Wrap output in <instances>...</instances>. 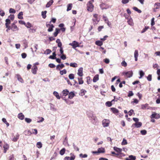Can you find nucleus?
Segmentation results:
<instances>
[{
  "mask_svg": "<svg viewBox=\"0 0 160 160\" xmlns=\"http://www.w3.org/2000/svg\"><path fill=\"white\" fill-rule=\"evenodd\" d=\"M69 78L70 79H73L74 78V75L73 74H70L68 76Z\"/></svg>",
  "mask_w": 160,
  "mask_h": 160,
  "instance_id": "obj_54",
  "label": "nucleus"
},
{
  "mask_svg": "<svg viewBox=\"0 0 160 160\" xmlns=\"http://www.w3.org/2000/svg\"><path fill=\"white\" fill-rule=\"evenodd\" d=\"M52 52V51L51 50L49 49H47L45 51V52L44 53V54H50L51 52Z\"/></svg>",
  "mask_w": 160,
  "mask_h": 160,
  "instance_id": "obj_49",
  "label": "nucleus"
},
{
  "mask_svg": "<svg viewBox=\"0 0 160 160\" xmlns=\"http://www.w3.org/2000/svg\"><path fill=\"white\" fill-rule=\"evenodd\" d=\"M87 9L88 11L92 12L94 9V6L91 1H89L87 4Z\"/></svg>",
  "mask_w": 160,
  "mask_h": 160,
  "instance_id": "obj_1",
  "label": "nucleus"
},
{
  "mask_svg": "<svg viewBox=\"0 0 160 160\" xmlns=\"http://www.w3.org/2000/svg\"><path fill=\"white\" fill-rule=\"evenodd\" d=\"M99 18H93L92 21L93 24L94 25H96L98 23V22L99 21Z\"/></svg>",
  "mask_w": 160,
  "mask_h": 160,
  "instance_id": "obj_20",
  "label": "nucleus"
},
{
  "mask_svg": "<svg viewBox=\"0 0 160 160\" xmlns=\"http://www.w3.org/2000/svg\"><path fill=\"white\" fill-rule=\"evenodd\" d=\"M90 119L91 120L92 123L94 124H96L98 122V118L95 115L91 118Z\"/></svg>",
  "mask_w": 160,
  "mask_h": 160,
  "instance_id": "obj_5",
  "label": "nucleus"
},
{
  "mask_svg": "<svg viewBox=\"0 0 160 160\" xmlns=\"http://www.w3.org/2000/svg\"><path fill=\"white\" fill-rule=\"evenodd\" d=\"M8 18H9L11 20H13L14 19V16L13 14H11L9 16H8Z\"/></svg>",
  "mask_w": 160,
  "mask_h": 160,
  "instance_id": "obj_60",
  "label": "nucleus"
},
{
  "mask_svg": "<svg viewBox=\"0 0 160 160\" xmlns=\"http://www.w3.org/2000/svg\"><path fill=\"white\" fill-rule=\"evenodd\" d=\"M136 159V158L135 156L131 155L129 156L128 158H126V160H135Z\"/></svg>",
  "mask_w": 160,
  "mask_h": 160,
  "instance_id": "obj_18",
  "label": "nucleus"
},
{
  "mask_svg": "<svg viewBox=\"0 0 160 160\" xmlns=\"http://www.w3.org/2000/svg\"><path fill=\"white\" fill-rule=\"evenodd\" d=\"M72 3H69L68 5L67 8V11H70L71 9L72 8Z\"/></svg>",
  "mask_w": 160,
  "mask_h": 160,
  "instance_id": "obj_33",
  "label": "nucleus"
},
{
  "mask_svg": "<svg viewBox=\"0 0 160 160\" xmlns=\"http://www.w3.org/2000/svg\"><path fill=\"white\" fill-rule=\"evenodd\" d=\"M53 1L52 0H50V1L47 3L46 5V8L49 7L53 3Z\"/></svg>",
  "mask_w": 160,
  "mask_h": 160,
  "instance_id": "obj_21",
  "label": "nucleus"
},
{
  "mask_svg": "<svg viewBox=\"0 0 160 160\" xmlns=\"http://www.w3.org/2000/svg\"><path fill=\"white\" fill-rule=\"evenodd\" d=\"M51 27L48 28V32H51L53 30V28L54 27V26L53 24H52V25H51Z\"/></svg>",
  "mask_w": 160,
  "mask_h": 160,
  "instance_id": "obj_42",
  "label": "nucleus"
},
{
  "mask_svg": "<svg viewBox=\"0 0 160 160\" xmlns=\"http://www.w3.org/2000/svg\"><path fill=\"white\" fill-rule=\"evenodd\" d=\"M50 104V109L54 111H55L56 110V108H54V106L53 104H52L51 103H50L49 104Z\"/></svg>",
  "mask_w": 160,
  "mask_h": 160,
  "instance_id": "obj_34",
  "label": "nucleus"
},
{
  "mask_svg": "<svg viewBox=\"0 0 160 160\" xmlns=\"http://www.w3.org/2000/svg\"><path fill=\"white\" fill-rule=\"evenodd\" d=\"M114 97V99L112 100L111 102L108 101L106 102L105 104L108 107H110L112 105V103L115 101V99H116L115 96Z\"/></svg>",
  "mask_w": 160,
  "mask_h": 160,
  "instance_id": "obj_12",
  "label": "nucleus"
},
{
  "mask_svg": "<svg viewBox=\"0 0 160 160\" xmlns=\"http://www.w3.org/2000/svg\"><path fill=\"white\" fill-rule=\"evenodd\" d=\"M114 150L118 152V154H119L122 151V149L121 148H118L116 147H114L113 148Z\"/></svg>",
  "mask_w": 160,
  "mask_h": 160,
  "instance_id": "obj_17",
  "label": "nucleus"
},
{
  "mask_svg": "<svg viewBox=\"0 0 160 160\" xmlns=\"http://www.w3.org/2000/svg\"><path fill=\"white\" fill-rule=\"evenodd\" d=\"M36 146L38 148H40L42 147V144L40 142H38L37 143Z\"/></svg>",
  "mask_w": 160,
  "mask_h": 160,
  "instance_id": "obj_43",
  "label": "nucleus"
},
{
  "mask_svg": "<svg viewBox=\"0 0 160 160\" xmlns=\"http://www.w3.org/2000/svg\"><path fill=\"white\" fill-rule=\"evenodd\" d=\"M70 66L72 67L76 68L78 67V64L75 62L71 63Z\"/></svg>",
  "mask_w": 160,
  "mask_h": 160,
  "instance_id": "obj_38",
  "label": "nucleus"
},
{
  "mask_svg": "<svg viewBox=\"0 0 160 160\" xmlns=\"http://www.w3.org/2000/svg\"><path fill=\"white\" fill-rule=\"evenodd\" d=\"M66 73L67 71L65 69L60 71V73L61 75H63V74H66Z\"/></svg>",
  "mask_w": 160,
  "mask_h": 160,
  "instance_id": "obj_45",
  "label": "nucleus"
},
{
  "mask_svg": "<svg viewBox=\"0 0 160 160\" xmlns=\"http://www.w3.org/2000/svg\"><path fill=\"white\" fill-rule=\"evenodd\" d=\"M78 83L79 84H82L83 83V81L82 79V78H78Z\"/></svg>",
  "mask_w": 160,
  "mask_h": 160,
  "instance_id": "obj_46",
  "label": "nucleus"
},
{
  "mask_svg": "<svg viewBox=\"0 0 160 160\" xmlns=\"http://www.w3.org/2000/svg\"><path fill=\"white\" fill-rule=\"evenodd\" d=\"M25 122H26L28 123H30L32 121L31 119L29 118H25Z\"/></svg>",
  "mask_w": 160,
  "mask_h": 160,
  "instance_id": "obj_51",
  "label": "nucleus"
},
{
  "mask_svg": "<svg viewBox=\"0 0 160 160\" xmlns=\"http://www.w3.org/2000/svg\"><path fill=\"white\" fill-rule=\"evenodd\" d=\"M95 43L96 45L100 46L103 44V42L102 41L100 40H98L96 41L95 42Z\"/></svg>",
  "mask_w": 160,
  "mask_h": 160,
  "instance_id": "obj_22",
  "label": "nucleus"
},
{
  "mask_svg": "<svg viewBox=\"0 0 160 160\" xmlns=\"http://www.w3.org/2000/svg\"><path fill=\"white\" fill-rule=\"evenodd\" d=\"M159 67V66L157 64H153V68H156L157 69H158V68Z\"/></svg>",
  "mask_w": 160,
  "mask_h": 160,
  "instance_id": "obj_56",
  "label": "nucleus"
},
{
  "mask_svg": "<svg viewBox=\"0 0 160 160\" xmlns=\"http://www.w3.org/2000/svg\"><path fill=\"white\" fill-rule=\"evenodd\" d=\"M71 155H72V156L70 157H66L64 159V160H74L75 158V156L73 154H72V153H71Z\"/></svg>",
  "mask_w": 160,
  "mask_h": 160,
  "instance_id": "obj_7",
  "label": "nucleus"
},
{
  "mask_svg": "<svg viewBox=\"0 0 160 160\" xmlns=\"http://www.w3.org/2000/svg\"><path fill=\"white\" fill-rule=\"evenodd\" d=\"M133 9L134 10L137 12L139 13H141L142 12V11L136 7H133Z\"/></svg>",
  "mask_w": 160,
  "mask_h": 160,
  "instance_id": "obj_41",
  "label": "nucleus"
},
{
  "mask_svg": "<svg viewBox=\"0 0 160 160\" xmlns=\"http://www.w3.org/2000/svg\"><path fill=\"white\" fill-rule=\"evenodd\" d=\"M139 74L140 77H139V78H141L144 75V73L142 70H140L139 71Z\"/></svg>",
  "mask_w": 160,
  "mask_h": 160,
  "instance_id": "obj_39",
  "label": "nucleus"
},
{
  "mask_svg": "<svg viewBox=\"0 0 160 160\" xmlns=\"http://www.w3.org/2000/svg\"><path fill=\"white\" fill-rule=\"evenodd\" d=\"M60 29L58 28H56L55 29V32L53 33V35L54 37L57 36L58 33L59 32Z\"/></svg>",
  "mask_w": 160,
  "mask_h": 160,
  "instance_id": "obj_28",
  "label": "nucleus"
},
{
  "mask_svg": "<svg viewBox=\"0 0 160 160\" xmlns=\"http://www.w3.org/2000/svg\"><path fill=\"white\" fill-rule=\"evenodd\" d=\"M87 156H88V155L86 154H84L83 155L81 153L79 154V157L80 158H87Z\"/></svg>",
  "mask_w": 160,
  "mask_h": 160,
  "instance_id": "obj_53",
  "label": "nucleus"
},
{
  "mask_svg": "<svg viewBox=\"0 0 160 160\" xmlns=\"http://www.w3.org/2000/svg\"><path fill=\"white\" fill-rule=\"evenodd\" d=\"M127 144V140L125 139V138H123L122 142V145H125Z\"/></svg>",
  "mask_w": 160,
  "mask_h": 160,
  "instance_id": "obj_48",
  "label": "nucleus"
},
{
  "mask_svg": "<svg viewBox=\"0 0 160 160\" xmlns=\"http://www.w3.org/2000/svg\"><path fill=\"white\" fill-rule=\"evenodd\" d=\"M24 133L25 135L28 136L32 134V133L29 130L25 131L24 132Z\"/></svg>",
  "mask_w": 160,
  "mask_h": 160,
  "instance_id": "obj_30",
  "label": "nucleus"
},
{
  "mask_svg": "<svg viewBox=\"0 0 160 160\" xmlns=\"http://www.w3.org/2000/svg\"><path fill=\"white\" fill-rule=\"evenodd\" d=\"M18 118L20 120H22L24 118V116L22 113H20L18 115Z\"/></svg>",
  "mask_w": 160,
  "mask_h": 160,
  "instance_id": "obj_15",
  "label": "nucleus"
},
{
  "mask_svg": "<svg viewBox=\"0 0 160 160\" xmlns=\"http://www.w3.org/2000/svg\"><path fill=\"white\" fill-rule=\"evenodd\" d=\"M47 12L46 11H42V17L45 19L46 17V14Z\"/></svg>",
  "mask_w": 160,
  "mask_h": 160,
  "instance_id": "obj_37",
  "label": "nucleus"
},
{
  "mask_svg": "<svg viewBox=\"0 0 160 160\" xmlns=\"http://www.w3.org/2000/svg\"><path fill=\"white\" fill-rule=\"evenodd\" d=\"M122 74L127 78H130L132 76L133 72L132 71H130L128 72H124L122 73Z\"/></svg>",
  "mask_w": 160,
  "mask_h": 160,
  "instance_id": "obj_2",
  "label": "nucleus"
},
{
  "mask_svg": "<svg viewBox=\"0 0 160 160\" xmlns=\"http://www.w3.org/2000/svg\"><path fill=\"white\" fill-rule=\"evenodd\" d=\"M69 91L67 89H65L63 90L62 92V96H66L69 93Z\"/></svg>",
  "mask_w": 160,
  "mask_h": 160,
  "instance_id": "obj_11",
  "label": "nucleus"
},
{
  "mask_svg": "<svg viewBox=\"0 0 160 160\" xmlns=\"http://www.w3.org/2000/svg\"><path fill=\"white\" fill-rule=\"evenodd\" d=\"M133 95V93L132 92V91H130L129 92V93L128 95V97H130L132 96Z\"/></svg>",
  "mask_w": 160,
  "mask_h": 160,
  "instance_id": "obj_62",
  "label": "nucleus"
},
{
  "mask_svg": "<svg viewBox=\"0 0 160 160\" xmlns=\"http://www.w3.org/2000/svg\"><path fill=\"white\" fill-rule=\"evenodd\" d=\"M110 121L109 120L104 119L102 121V124L103 127H106L109 126Z\"/></svg>",
  "mask_w": 160,
  "mask_h": 160,
  "instance_id": "obj_3",
  "label": "nucleus"
},
{
  "mask_svg": "<svg viewBox=\"0 0 160 160\" xmlns=\"http://www.w3.org/2000/svg\"><path fill=\"white\" fill-rule=\"evenodd\" d=\"M73 147L74 149L76 151H78L79 150V149L75 145V144L74 143H73Z\"/></svg>",
  "mask_w": 160,
  "mask_h": 160,
  "instance_id": "obj_64",
  "label": "nucleus"
},
{
  "mask_svg": "<svg viewBox=\"0 0 160 160\" xmlns=\"http://www.w3.org/2000/svg\"><path fill=\"white\" fill-rule=\"evenodd\" d=\"M82 71V68H80L78 69V76L81 77L83 76Z\"/></svg>",
  "mask_w": 160,
  "mask_h": 160,
  "instance_id": "obj_10",
  "label": "nucleus"
},
{
  "mask_svg": "<svg viewBox=\"0 0 160 160\" xmlns=\"http://www.w3.org/2000/svg\"><path fill=\"white\" fill-rule=\"evenodd\" d=\"M142 135H145L147 133V131L145 130H141L140 131Z\"/></svg>",
  "mask_w": 160,
  "mask_h": 160,
  "instance_id": "obj_55",
  "label": "nucleus"
},
{
  "mask_svg": "<svg viewBox=\"0 0 160 160\" xmlns=\"http://www.w3.org/2000/svg\"><path fill=\"white\" fill-rule=\"evenodd\" d=\"M19 137V135L18 134H17L16 137L14 136V138L12 139V140L14 142H16L18 139Z\"/></svg>",
  "mask_w": 160,
  "mask_h": 160,
  "instance_id": "obj_35",
  "label": "nucleus"
},
{
  "mask_svg": "<svg viewBox=\"0 0 160 160\" xmlns=\"http://www.w3.org/2000/svg\"><path fill=\"white\" fill-rule=\"evenodd\" d=\"M138 51L137 50H135L134 53V57L135 58V60L137 61L138 60Z\"/></svg>",
  "mask_w": 160,
  "mask_h": 160,
  "instance_id": "obj_14",
  "label": "nucleus"
},
{
  "mask_svg": "<svg viewBox=\"0 0 160 160\" xmlns=\"http://www.w3.org/2000/svg\"><path fill=\"white\" fill-rule=\"evenodd\" d=\"M129 1L128 0H122V2L123 4H126L128 3Z\"/></svg>",
  "mask_w": 160,
  "mask_h": 160,
  "instance_id": "obj_63",
  "label": "nucleus"
},
{
  "mask_svg": "<svg viewBox=\"0 0 160 160\" xmlns=\"http://www.w3.org/2000/svg\"><path fill=\"white\" fill-rule=\"evenodd\" d=\"M38 70V68L35 65H33L32 68V72L34 74L37 73V71Z\"/></svg>",
  "mask_w": 160,
  "mask_h": 160,
  "instance_id": "obj_8",
  "label": "nucleus"
},
{
  "mask_svg": "<svg viewBox=\"0 0 160 160\" xmlns=\"http://www.w3.org/2000/svg\"><path fill=\"white\" fill-rule=\"evenodd\" d=\"M4 149H8L9 148V145L7 144H5L3 146Z\"/></svg>",
  "mask_w": 160,
  "mask_h": 160,
  "instance_id": "obj_58",
  "label": "nucleus"
},
{
  "mask_svg": "<svg viewBox=\"0 0 160 160\" xmlns=\"http://www.w3.org/2000/svg\"><path fill=\"white\" fill-rule=\"evenodd\" d=\"M141 108L143 109H150L151 107L148 106V105L146 103L145 104H143L141 105Z\"/></svg>",
  "mask_w": 160,
  "mask_h": 160,
  "instance_id": "obj_9",
  "label": "nucleus"
},
{
  "mask_svg": "<svg viewBox=\"0 0 160 160\" xmlns=\"http://www.w3.org/2000/svg\"><path fill=\"white\" fill-rule=\"evenodd\" d=\"M69 45L72 46L73 48H75L76 47L79 46L78 43L76 41H74L72 42V43H70Z\"/></svg>",
  "mask_w": 160,
  "mask_h": 160,
  "instance_id": "obj_6",
  "label": "nucleus"
},
{
  "mask_svg": "<svg viewBox=\"0 0 160 160\" xmlns=\"http://www.w3.org/2000/svg\"><path fill=\"white\" fill-rule=\"evenodd\" d=\"M111 109L112 110V111L113 112V113H117L118 112V109L114 108H111Z\"/></svg>",
  "mask_w": 160,
  "mask_h": 160,
  "instance_id": "obj_50",
  "label": "nucleus"
},
{
  "mask_svg": "<svg viewBox=\"0 0 160 160\" xmlns=\"http://www.w3.org/2000/svg\"><path fill=\"white\" fill-rule=\"evenodd\" d=\"M0 15L2 16H3L5 15L4 12L1 9H0Z\"/></svg>",
  "mask_w": 160,
  "mask_h": 160,
  "instance_id": "obj_57",
  "label": "nucleus"
},
{
  "mask_svg": "<svg viewBox=\"0 0 160 160\" xmlns=\"http://www.w3.org/2000/svg\"><path fill=\"white\" fill-rule=\"evenodd\" d=\"M132 19H129L128 21V24L132 26Z\"/></svg>",
  "mask_w": 160,
  "mask_h": 160,
  "instance_id": "obj_61",
  "label": "nucleus"
},
{
  "mask_svg": "<svg viewBox=\"0 0 160 160\" xmlns=\"http://www.w3.org/2000/svg\"><path fill=\"white\" fill-rule=\"evenodd\" d=\"M133 125H134L136 127L138 128L141 126L142 123L140 122H138L135 124H133Z\"/></svg>",
  "mask_w": 160,
  "mask_h": 160,
  "instance_id": "obj_25",
  "label": "nucleus"
},
{
  "mask_svg": "<svg viewBox=\"0 0 160 160\" xmlns=\"http://www.w3.org/2000/svg\"><path fill=\"white\" fill-rule=\"evenodd\" d=\"M88 117L90 119L91 118L93 117L94 115L93 114V112L91 111H89L87 113Z\"/></svg>",
  "mask_w": 160,
  "mask_h": 160,
  "instance_id": "obj_19",
  "label": "nucleus"
},
{
  "mask_svg": "<svg viewBox=\"0 0 160 160\" xmlns=\"http://www.w3.org/2000/svg\"><path fill=\"white\" fill-rule=\"evenodd\" d=\"M99 79L98 75H95L93 79V82H96Z\"/></svg>",
  "mask_w": 160,
  "mask_h": 160,
  "instance_id": "obj_36",
  "label": "nucleus"
},
{
  "mask_svg": "<svg viewBox=\"0 0 160 160\" xmlns=\"http://www.w3.org/2000/svg\"><path fill=\"white\" fill-rule=\"evenodd\" d=\"M12 27L11 28H12V30L13 31H14L16 30H18V28L17 26L14 23H13L12 24Z\"/></svg>",
  "mask_w": 160,
  "mask_h": 160,
  "instance_id": "obj_16",
  "label": "nucleus"
},
{
  "mask_svg": "<svg viewBox=\"0 0 160 160\" xmlns=\"http://www.w3.org/2000/svg\"><path fill=\"white\" fill-rule=\"evenodd\" d=\"M65 149L64 148H62L60 151V154L61 155H63L65 152Z\"/></svg>",
  "mask_w": 160,
  "mask_h": 160,
  "instance_id": "obj_40",
  "label": "nucleus"
},
{
  "mask_svg": "<svg viewBox=\"0 0 160 160\" xmlns=\"http://www.w3.org/2000/svg\"><path fill=\"white\" fill-rule=\"evenodd\" d=\"M25 25L28 28H29L31 27H32V25L29 22H28L27 23H25Z\"/></svg>",
  "mask_w": 160,
  "mask_h": 160,
  "instance_id": "obj_44",
  "label": "nucleus"
},
{
  "mask_svg": "<svg viewBox=\"0 0 160 160\" xmlns=\"http://www.w3.org/2000/svg\"><path fill=\"white\" fill-rule=\"evenodd\" d=\"M9 12L10 13H15L16 12V11L14 9L10 8L9 9Z\"/></svg>",
  "mask_w": 160,
  "mask_h": 160,
  "instance_id": "obj_52",
  "label": "nucleus"
},
{
  "mask_svg": "<svg viewBox=\"0 0 160 160\" xmlns=\"http://www.w3.org/2000/svg\"><path fill=\"white\" fill-rule=\"evenodd\" d=\"M23 15V12H19V13L18 14V19H22L23 18V17L22 16Z\"/></svg>",
  "mask_w": 160,
  "mask_h": 160,
  "instance_id": "obj_31",
  "label": "nucleus"
},
{
  "mask_svg": "<svg viewBox=\"0 0 160 160\" xmlns=\"http://www.w3.org/2000/svg\"><path fill=\"white\" fill-rule=\"evenodd\" d=\"M98 153H104L105 152L104 148L102 147L98 148Z\"/></svg>",
  "mask_w": 160,
  "mask_h": 160,
  "instance_id": "obj_26",
  "label": "nucleus"
},
{
  "mask_svg": "<svg viewBox=\"0 0 160 160\" xmlns=\"http://www.w3.org/2000/svg\"><path fill=\"white\" fill-rule=\"evenodd\" d=\"M151 118H155L156 119H158L160 118V114L156 113L155 112H153L150 116Z\"/></svg>",
  "mask_w": 160,
  "mask_h": 160,
  "instance_id": "obj_4",
  "label": "nucleus"
},
{
  "mask_svg": "<svg viewBox=\"0 0 160 160\" xmlns=\"http://www.w3.org/2000/svg\"><path fill=\"white\" fill-rule=\"evenodd\" d=\"M5 26L6 27H7L8 26H9V25L11 23L10 20L9 19H7L6 20Z\"/></svg>",
  "mask_w": 160,
  "mask_h": 160,
  "instance_id": "obj_29",
  "label": "nucleus"
},
{
  "mask_svg": "<svg viewBox=\"0 0 160 160\" xmlns=\"http://www.w3.org/2000/svg\"><path fill=\"white\" fill-rule=\"evenodd\" d=\"M64 66V65L62 63L61 64H58L56 66V69L60 71L61 69L63 68Z\"/></svg>",
  "mask_w": 160,
  "mask_h": 160,
  "instance_id": "obj_13",
  "label": "nucleus"
},
{
  "mask_svg": "<svg viewBox=\"0 0 160 160\" xmlns=\"http://www.w3.org/2000/svg\"><path fill=\"white\" fill-rule=\"evenodd\" d=\"M147 80L149 81H151L152 79V76L151 74H149L148 75V76L147 77Z\"/></svg>",
  "mask_w": 160,
  "mask_h": 160,
  "instance_id": "obj_47",
  "label": "nucleus"
},
{
  "mask_svg": "<svg viewBox=\"0 0 160 160\" xmlns=\"http://www.w3.org/2000/svg\"><path fill=\"white\" fill-rule=\"evenodd\" d=\"M53 94L56 96L58 99H60V97L59 96L58 93L57 92L54 91L53 92Z\"/></svg>",
  "mask_w": 160,
  "mask_h": 160,
  "instance_id": "obj_27",
  "label": "nucleus"
},
{
  "mask_svg": "<svg viewBox=\"0 0 160 160\" xmlns=\"http://www.w3.org/2000/svg\"><path fill=\"white\" fill-rule=\"evenodd\" d=\"M75 96V94L72 92H71L68 93V98L70 99H72Z\"/></svg>",
  "mask_w": 160,
  "mask_h": 160,
  "instance_id": "obj_23",
  "label": "nucleus"
},
{
  "mask_svg": "<svg viewBox=\"0 0 160 160\" xmlns=\"http://www.w3.org/2000/svg\"><path fill=\"white\" fill-rule=\"evenodd\" d=\"M154 7H155L156 9H159L160 8V3H155L154 5Z\"/></svg>",
  "mask_w": 160,
  "mask_h": 160,
  "instance_id": "obj_32",
  "label": "nucleus"
},
{
  "mask_svg": "<svg viewBox=\"0 0 160 160\" xmlns=\"http://www.w3.org/2000/svg\"><path fill=\"white\" fill-rule=\"evenodd\" d=\"M121 65L122 66H123L124 67H126L127 66V64L125 61H123L121 63Z\"/></svg>",
  "mask_w": 160,
  "mask_h": 160,
  "instance_id": "obj_59",
  "label": "nucleus"
},
{
  "mask_svg": "<svg viewBox=\"0 0 160 160\" xmlns=\"http://www.w3.org/2000/svg\"><path fill=\"white\" fill-rule=\"evenodd\" d=\"M16 76L17 77L18 80L22 83L23 82V80L21 78V76L19 74H17Z\"/></svg>",
  "mask_w": 160,
  "mask_h": 160,
  "instance_id": "obj_24",
  "label": "nucleus"
}]
</instances>
